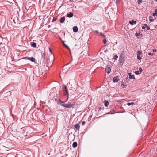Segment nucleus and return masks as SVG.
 I'll return each mask as SVG.
<instances>
[{"mask_svg":"<svg viewBox=\"0 0 157 157\" xmlns=\"http://www.w3.org/2000/svg\"><path fill=\"white\" fill-rule=\"evenodd\" d=\"M141 54V52L140 51H138L137 52V58L139 60H140L142 58L140 57V55Z\"/></svg>","mask_w":157,"mask_h":157,"instance_id":"20e7f679","label":"nucleus"},{"mask_svg":"<svg viewBox=\"0 0 157 157\" xmlns=\"http://www.w3.org/2000/svg\"><path fill=\"white\" fill-rule=\"evenodd\" d=\"M105 71L108 73H110L111 71L110 68V67H107V68H106Z\"/></svg>","mask_w":157,"mask_h":157,"instance_id":"9b49d317","label":"nucleus"},{"mask_svg":"<svg viewBox=\"0 0 157 157\" xmlns=\"http://www.w3.org/2000/svg\"><path fill=\"white\" fill-rule=\"evenodd\" d=\"M128 75L129 76V78H130L132 79H135V78L134 76V75L132 74L131 73H128Z\"/></svg>","mask_w":157,"mask_h":157,"instance_id":"423d86ee","label":"nucleus"},{"mask_svg":"<svg viewBox=\"0 0 157 157\" xmlns=\"http://www.w3.org/2000/svg\"><path fill=\"white\" fill-rule=\"evenodd\" d=\"M23 135L24 136H26L27 135H26L25 134H24V132H23Z\"/></svg>","mask_w":157,"mask_h":157,"instance_id":"79ce46f5","label":"nucleus"},{"mask_svg":"<svg viewBox=\"0 0 157 157\" xmlns=\"http://www.w3.org/2000/svg\"><path fill=\"white\" fill-rule=\"evenodd\" d=\"M23 59H26L27 60H30L32 62H35V59L33 57H31V58L30 57H24L23 58Z\"/></svg>","mask_w":157,"mask_h":157,"instance_id":"7ed1b4c3","label":"nucleus"},{"mask_svg":"<svg viewBox=\"0 0 157 157\" xmlns=\"http://www.w3.org/2000/svg\"><path fill=\"white\" fill-rule=\"evenodd\" d=\"M121 85L122 87L123 88H125L126 86V85H124L123 83H121Z\"/></svg>","mask_w":157,"mask_h":157,"instance_id":"aec40b11","label":"nucleus"},{"mask_svg":"<svg viewBox=\"0 0 157 157\" xmlns=\"http://www.w3.org/2000/svg\"><path fill=\"white\" fill-rule=\"evenodd\" d=\"M156 1H157V0H155Z\"/></svg>","mask_w":157,"mask_h":157,"instance_id":"49530a36","label":"nucleus"},{"mask_svg":"<svg viewBox=\"0 0 157 157\" xmlns=\"http://www.w3.org/2000/svg\"><path fill=\"white\" fill-rule=\"evenodd\" d=\"M41 53V59H45V54L44 52L42 51Z\"/></svg>","mask_w":157,"mask_h":157,"instance_id":"6e6552de","label":"nucleus"},{"mask_svg":"<svg viewBox=\"0 0 157 157\" xmlns=\"http://www.w3.org/2000/svg\"><path fill=\"white\" fill-rule=\"evenodd\" d=\"M86 122L85 121H83L82 123V125H84L85 124Z\"/></svg>","mask_w":157,"mask_h":157,"instance_id":"7c9ffc66","label":"nucleus"},{"mask_svg":"<svg viewBox=\"0 0 157 157\" xmlns=\"http://www.w3.org/2000/svg\"><path fill=\"white\" fill-rule=\"evenodd\" d=\"M123 60V59H119V62L120 63H122V60Z\"/></svg>","mask_w":157,"mask_h":157,"instance_id":"2f4dec72","label":"nucleus"},{"mask_svg":"<svg viewBox=\"0 0 157 157\" xmlns=\"http://www.w3.org/2000/svg\"><path fill=\"white\" fill-rule=\"evenodd\" d=\"M31 46L33 47H36V44L35 42H31Z\"/></svg>","mask_w":157,"mask_h":157,"instance_id":"2eb2a0df","label":"nucleus"},{"mask_svg":"<svg viewBox=\"0 0 157 157\" xmlns=\"http://www.w3.org/2000/svg\"><path fill=\"white\" fill-rule=\"evenodd\" d=\"M49 52H51V54H52V51L51 49V48L50 47L49 48Z\"/></svg>","mask_w":157,"mask_h":157,"instance_id":"cd10ccee","label":"nucleus"},{"mask_svg":"<svg viewBox=\"0 0 157 157\" xmlns=\"http://www.w3.org/2000/svg\"><path fill=\"white\" fill-rule=\"evenodd\" d=\"M77 145V143L76 142H74L72 144V146L73 148L76 147Z\"/></svg>","mask_w":157,"mask_h":157,"instance_id":"4468645a","label":"nucleus"},{"mask_svg":"<svg viewBox=\"0 0 157 157\" xmlns=\"http://www.w3.org/2000/svg\"><path fill=\"white\" fill-rule=\"evenodd\" d=\"M70 0V1L71 2H73V0Z\"/></svg>","mask_w":157,"mask_h":157,"instance_id":"ea45409f","label":"nucleus"},{"mask_svg":"<svg viewBox=\"0 0 157 157\" xmlns=\"http://www.w3.org/2000/svg\"><path fill=\"white\" fill-rule=\"evenodd\" d=\"M152 51L153 52H156V49H153L152 50Z\"/></svg>","mask_w":157,"mask_h":157,"instance_id":"c9c22d12","label":"nucleus"},{"mask_svg":"<svg viewBox=\"0 0 157 157\" xmlns=\"http://www.w3.org/2000/svg\"><path fill=\"white\" fill-rule=\"evenodd\" d=\"M75 128L76 130H79L80 128V126L78 124H76L75 125Z\"/></svg>","mask_w":157,"mask_h":157,"instance_id":"f8f14e48","label":"nucleus"},{"mask_svg":"<svg viewBox=\"0 0 157 157\" xmlns=\"http://www.w3.org/2000/svg\"><path fill=\"white\" fill-rule=\"evenodd\" d=\"M148 54L149 55L152 56V55H154V53H151V52H148Z\"/></svg>","mask_w":157,"mask_h":157,"instance_id":"c85d7f7f","label":"nucleus"},{"mask_svg":"<svg viewBox=\"0 0 157 157\" xmlns=\"http://www.w3.org/2000/svg\"><path fill=\"white\" fill-rule=\"evenodd\" d=\"M13 21L15 23H16L17 22V20H15L14 19H13Z\"/></svg>","mask_w":157,"mask_h":157,"instance_id":"473e14b6","label":"nucleus"},{"mask_svg":"<svg viewBox=\"0 0 157 157\" xmlns=\"http://www.w3.org/2000/svg\"><path fill=\"white\" fill-rule=\"evenodd\" d=\"M134 104V103L133 102H131V105H132V104Z\"/></svg>","mask_w":157,"mask_h":157,"instance_id":"a19ab883","label":"nucleus"},{"mask_svg":"<svg viewBox=\"0 0 157 157\" xmlns=\"http://www.w3.org/2000/svg\"><path fill=\"white\" fill-rule=\"evenodd\" d=\"M103 43L104 44L106 43V41L105 38V39L103 40Z\"/></svg>","mask_w":157,"mask_h":157,"instance_id":"bb28decb","label":"nucleus"},{"mask_svg":"<svg viewBox=\"0 0 157 157\" xmlns=\"http://www.w3.org/2000/svg\"><path fill=\"white\" fill-rule=\"evenodd\" d=\"M73 31L74 32H77L78 30V29L77 26H75L73 28Z\"/></svg>","mask_w":157,"mask_h":157,"instance_id":"1a4fd4ad","label":"nucleus"},{"mask_svg":"<svg viewBox=\"0 0 157 157\" xmlns=\"http://www.w3.org/2000/svg\"><path fill=\"white\" fill-rule=\"evenodd\" d=\"M144 26L145 27H147V24H144Z\"/></svg>","mask_w":157,"mask_h":157,"instance_id":"e433bc0d","label":"nucleus"},{"mask_svg":"<svg viewBox=\"0 0 157 157\" xmlns=\"http://www.w3.org/2000/svg\"><path fill=\"white\" fill-rule=\"evenodd\" d=\"M126 80L127 81H128V80H129V79L128 78H126Z\"/></svg>","mask_w":157,"mask_h":157,"instance_id":"58836bf2","label":"nucleus"},{"mask_svg":"<svg viewBox=\"0 0 157 157\" xmlns=\"http://www.w3.org/2000/svg\"><path fill=\"white\" fill-rule=\"evenodd\" d=\"M68 96L67 97V101L68 100Z\"/></svg>","mask_w":157,"mask_h":157,"instance_id":"a18cd8bd","label":"nucleus"},{"mask_svg":"<svg viewBox=\"0 0 157 157\" xmlns=\"http://www.w3.org/2000/svg\"><path fill=\"white\" fill-rule=\"evenodd\" d=\"M56 19H56V18L55 17H54L53 18L52 22H54V21H55L56 20Z\"/></svg>","mask_w":157,"mask_h":157,"instance_id":"a878e982","label":"nucleus"},{"mask_svg":"<svg viewBox=\"0 0 157 157\" xmlns=\"http://www.w3.org/2000/svg\"><path fill=\"white\" fill-rule=\"evenodd\" d=\"M153 15L154 16H156L157 17V9H156L155 10V12L153 13Z\"/></svg>","mask_w":157,"mask_h":157,"instance_id":"f3484780","label":"nucleus"},{"mask_svg":"<svg viewBox=\"0 0 157 157\" xmlns=\"http://www.w3.org/2000/svg\"><path fill=\"white\" fill-rule=\"evenodd\" d=\"M145 27L144 26H143L142 27V28L143 29H145Z\"/></svg>","mask_w":157,"mask_h":157,"instance_id":"4c0bfd02","label":"nucleus"},{"mask_svg":"<svg viewBox=\"0 0 157 157\" xmlns=\"http://www.w3.org/2000/svg\"><path fill=\"white\" fill-rule=\"evenodd\" d=\"M139 71L140 72V73L143 71V69L142 68H139Z\"/></svg>","mask_w":157,"mask_h":157,"instance_id":"b1692460","label":"nucleus"},{"mask_svg":"<svg viewBox=\"0 0 157 157\" xmlns=\"http://www.w3.org/2000/svg\"><path fill=\"white\" fill-rule=\"evenodd\" d=\"M119 79V77L117 76L114 77L113 78V81L115 82H118Z\"/></svg>","mask_w":157,"mask_h":157,"instance_id":"39448f33","label":"nucleus"},{"mask_svg":"<svg viewBox=\"0 0 157 157\" xmlns=\"http://www.w3.org/2000/svg\"><path fill=\"white\" fill-rule=\"evenodd\" d=\"M131 105V103H127V105L128 106H130Z\"/></svg>","mask_w":157,"mask_h":157,"instance_id":"f704fd0d","label":"nucleus"},{"mask_svg":"<svg viewBox=\"0 0 157 157\" xmlns=\"http://www.w3.org/2000/svg\"><path fill=\"white\" fill-rule=\"evenodd\" d=\"M142 2V0H138L137 1V3L138 4H140Z\"/></svg>","mask_w":157,"mask_h":157,"instance_id":"412c9836","label":"nucleus"},{"mask_svg":"<svg viewBox=\"0 0 157 157\" xmlns=\"http://www.w3.org/2000/svg\"><path fill=\"white\" fill-rule=\"evenodd\" d=\"M100 34L103 37H104V38H105V35H104V34H102L101 33H100Z\"/></svg>","mask_w":157,"mask_h":157,"instance_id":"c756f323","label":"nucleus"},{"mask_svg":"<svg viewBox=\"0 0 157 157\" xmlns=\"http://www.w3.org/2000/svg\"><path fill=\"white\" fill-rule=\"evenodd\" d=\"M58 104L60 105L63 107L67 108H71L73 107L75 105L76 102L75 101L72 100L71 102H68V104H66L64 102L60 100H58L57 101Z\"/></svg>","mask_w":157,"mask_h":157,"instance_id":"f257e3e1","label":"nucleus"},{"mask_svg":"<svg viewBox=\"0 0 157 157\" xmlns=\"http://www.w3.org/2000/svg\"><path fill=\"white\" fill-rule=\"evenodd\" d=\"M139 35V34H138V33L137 34V36H138Z\"/></svg>","mask_w":157,"mask_h":157,"instance_id":"c03bdc74","label":"nucleus"},{"mask_svg":"<svg viewBox=\"0 0 157 157\" xmlns=\"http://www.w3.org/2000/svg\"><path fill=\"white\" fill-rule=\"evenodd\" d=\"M96 33H98L99 32L98 31H96Z\"/></svg>","mask_w":157,"mask_h":157,"instance_id":"37998d69","label":"nucleus"},{"mask_svg":"<svg viewBox=\"0 0 157 157\" xmlns=\"http://www.w3.org/2000/svg\"><path fill=\"white\" fill-rule=\"evenodd\" d=\"M153 17L152 16H150L149 17V21L150 22H153L154 21V20L153 19Z\"/></svg>","mask_w":157,"mask_h":157,"instance_id":"a211bd4d","label":"nucleus"},{"mask_svg":"<svg viewBox=\"0 0 157 157\" xmlns=\"http://www.w3.org/2000/svg\"><path fill=\"white\" fill-rule=\"evenodd\" d=\"M41 62L43 65H45V59H41Z\"/></svg>","mask_w":157,"mask_h":157,"instance_id":"dca6fc26","label":"nucleus"},{"mask_svg":"<svg viewBox=\"0 0 157 157\" xmlns=\"http://www.w3.org/2000/svg\"><path fill=\"white\" fill-rule=\"evenodd\" d=\"M135 73L136 75H138L140 73L139 72V71H135Z\"/></svg>","mask_w":157,"mask_h":157,"instance_id":"393cba45","label":"nucleus"},{"mask_svg":"<svg viewBox=\"0 0 157 157\" xmlns=\"http://www.w3.org/2000/svg\"><path fill=\"white\" fill-rule=\"evenodd\" d=\"M147 30H149L150 29V28L149 27H148V26L147 27Z\"/></svg>","mask_w":157,"mask_h":157,"instance_id":"72a5a7b5","label":"nucleus"},{"mask_svg":"<svg viewBox=\"0 0 157 157\" xmlns=\"http://www.w3.org/2000/svg\"><path fill=\"white\" fill-rule=\"evenodd\" d=\"M109 103L107 101H105V107H108Z\"/></svg>","mask_w":157,"mask_h":157,"instance_id":"6ab92c4d","label":"nucleus"},{"mask_svg":"<svg viewBox=\"0 0 157 157\" xmlns=\"http://www.w3.org/2000/svg\"><path fill=\"white\" fill-rule=\"evenodd\" d=\"M74 14L73 13L71 12L68 13H67V17L69 18H71L73 16Z\"/></svg>","mask_w":157,"mask_h":157,"instance_id":"0eeeda50","label":"nucleus"},{"mask_svg":"<svg viewBox=\"0 0 157 157\" xmlns=\"http://www.w3.org/2000/svg\"><path fill=\"white\" fill-rule=\"evenodd\" d=\"M137 22L136 21H134L133 20H132V21H130L129 22V23L130 24L132 25H133V24H136Z\"/></svg>","mask_w":157,"mask_h":157,"instance_id":"9d476101","label":"nucleus"},{"mask_svg":"<svg viewBox=\"0 0 157 157\" xmlns=\"http://www.w3.org/2000/svg\"><path fill=\"white\" fill-rule=\"evenodd\" d=\"M118 56L117 55H115L114 56L113 58L115 60H116L118 58Z\"/></svg>","mask_w":157,"mask_h":157,"instance_id":"5701e85b","label":"nucleus"},{"mask_svg":"<svg viewBox=\"0 0 157 157\" xmlns=\"http://www.w3.org/2000/svg\"><path fill=\"white\" fill-rule=\"evenodd\" d=\"M63 92L65 95H68V91L67 88L66 86L63 84L62 86Z\"/></svg>","mask_w":157,"mask_h":157,"instance_id":"f03ea898","label":"nucleus"},{"mask_svg":"<svg viewBox=\"0 0 157 157\" xmlns=\"http://www.w3.org/2000/svg\"><path fill=\"white\" fill-rule=\"evenodd\" d=\"M65 17H63L61 18L60 21L61 23H63L65 21Z\"/></svg>","mask_w":157,"mask_h":157,"instance_id":"ddd939ff","label":"nucleus"},{"mask_svg":"<svg viewBox=\"0 0 157 157\" xmlns=\"http://www.w3.org/2000/svg\"><path fill=\"white\" fill-rule=\"evenodd\" d=\"M63 44L66 47H67L69 49L70 51V49L69 48V47L68 46H67V45L65 44L64 43V42H63Z\"/></svg>","mask_w":157,"mask_h":157,"instance_id":"4be33fe9","label":"nucleus"}]
</instances>
